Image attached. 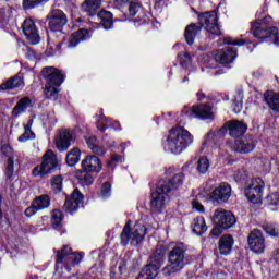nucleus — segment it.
<instances>
[{"label":"nucleus","mask_w":279,"mask_h":279,"mask_svg":"<svg viewBox=\"0 0 279 279\" xmlns=\"http://www.w3.org/2000/svg\"><path fill=\"white\" fill-rule=\"evenodd\" d=\"M142 10H143V4L141 2L131 1L129 3L130 16H136Z\"/></svg>","instance_id":"79ce46f5"},{"label":"nucleus","mask_w":279,"mask_h":279,"mask_svg":"<svg viewBox=\"0 0 279 279\" xmlns=\"http://www.w3.org/2000/svg\"><path fill=\"white\" fill-rule=\"evenodd\" d=\"M222 130H226V132L229 131L231 138H241V136H244L245 132H247V124L238 119H233L225 122Z\"/></svg>","instance_id":"6ab92c4d"},{"label":"nucleus","mask_w":279,"mask_h":279,"mask_svg":"<svg viewBox=\"0 0 279 279\" xmlns=\"http://www.w3.org/2000/svg\"><path fill=\"white\" fill-rule=\"evenodd\" d=\"M57 169L58 157L53 151L48 150L44 154L41 163L32 170V174L34 178H48L51 173H56Z\"/></svg>","instance_id":"9d476101"},{"label":"nucleus","mask_w":279,"mask_h":279,"mask_svg":"<svg viewBox=\"0 0 279 279\" xmlns=\"http://www.w3.org/2000/svg\"><path fill=\"white\" fill-rule=\"evenodd\" d=\"M225 45H232L233 47H243V45L247 44L245 39H232V37H225L223 38Z\"/></svg>","instance_id":"49530a36"},{"label":"nucleus","mask_w":279,"mask_h":279,"mask_svg":"<svg viewBox=\"0 0 279 279\" xmlns=\"http://www.w3.org/2000/svg\"><path fill=\"white\" fill-rule=\"evenodd\" d=\"M96 16L100 20V25L105 29H112L114 27V15L112 12L101 9Z\"/></svg>","instance_id":"7c9ffc66"},{"label":"nucleus","mask_w":279,"mask_h":279,"mask_svg":"<svg viewBox=\"0 0 279 279\" xmlns=\"http://www.w3.org/2000/svg\"><path fill=\"white\" fill-rule=\"evenodd\" d=\"M93 154L95 156H105L106 155V148L104 146L96 145V147L92 148Z\"/></svg>","instance_id":"864d4df0"},{"label":"nucleus","mask_w":279,"mask_h":279,"mask_svg":"<svg viewBox=\"0 0 279 279\" xmlns=\"http://www.w3.org/2000/svg\"><path fill=\"white\" fill-rule=\"evenodd\" d=\"M111 160L116 162V165H119L120 162H123V156L119 154L111 155Z\"/></svg>","instance_id":"4d7b16f0"},{"label":"nucleus","mask_w":279,"mask_h":279,"mask_svg":"<svg viewBox=\"0 0 279 279\" xmlns=\"http://www.w3.org/2000/svg\"><path fill=\"white\" fill-rule=\"evenodd\" d=\"M192 143L193 135L191 132L182 126H174L169 130V134L162 145L165 151L178 155L182 154Z\"/></svg>","instance_id":"20e7f679"},{"label":"nucleus","mask_w":279,"mask_h":279,"mask_svg":"<svg viewBox=\"0 0 279 279\" xmlns=\"http://www.w3.org/2000/svg\"><path fill=\"white\" fill-rule=\"evenodd\" d=\"M264 99L270 110L279 112V94L274 90H267L264 93Z\"/></svg>","instance_id":"473e14b6"},{"label":"nucleus","mask_w":279,"mask_h":279,"mask_svg":"<svg viewBox=\"0 0 279 279\" xmlns=\"http://www.w3.org/2000/svg\"><path fill=\"white\" fill-rule=\"evenodd\" d=\"M235 108H234V112H241V108H243V105L239 101H235Z\"/></svg>","instance_id":"69168bd1"},{"label":"nucleus","mask_w":279,"mask_h":279,"mask_svg":"<svg viewBox=\"0 0 279 279\" xmlns=\"http://www.w3.org/2000/svg\"><path fill=\"white\" fill-rule=\"evenodd\" d=\"M192 206L195 208V210H198V213H204V205H202V203L193 201Z\"/></svg>","instance_id":"6e6d98bb"},{"label":"nucleus","mask_w":279,"mask_h":279,"mask_svg":"<svg viewBox=\"0 0 279 279\" xmlns=\"http://www.w3.org/2000/svg\"><path fill=\"white\" fill-rule=\"evenodd\" d=\"M0 150L2 156L8 158L4 169L5 178L9 182H12V175H14V148H12V146L9 144H2Z\"/></svg>","instance_id":"412c9836"},{"label":"nucleus","mask_w":279,"mask_h":279,"mask_svg":"<svg viewBox=\"0 0 279 279\" xmlns=\"http://www.w3.org/2000/svg\"><path fill=\"white\" fill-rule=\"evenodd\" d=\"M101 8V0H84L80 5V11L85 16H97Z\"/></svg>","instance_id":"a878e982"},{"label":"nucleus","mask_w":279,"mask_h":279,"mask_svg":"<svg viewBox=\"0 0 279 279\" xmlns=\"http://www.w3.org/2000/svg\"><path fill=\"white\" fill-rule=\"evenodd\" d=\"M253 149H256V140L252 135L235 140L233 145V151L236 154H251Z\"/></svg>","instance_id":"5701e85b"},{"label":"nucleus","mask_w":279,"mask_h":279,"mask_svg":"<svg viewBox=\"0 0 279 279\" xmlns=\"http://www.w3.org/2000/svg\"><path fill=\"white\" fill-rule=\"evenodd\" d=\"M29 106H32V98H21L12 109L11 117H13V119H17V117H21V114H23V112H27Z\"/></svg>","instance_id":"2f4dec72"},{"label":"nucleus","mask_w":279,"mask_h":279,"mask_svg":"<svg viewBox=\"0 0 279 279\" xmlns=\"http://www.w3.org/2000/svg\"><path fill=\"white\" fill-rule=\"evenodd\" d=\"M22 32L31 45H38V43H40V35H38L36 22H34L32 17L24 20L22 24Z\"/></svg>","instance_id":"aec40b11"},{"label":"nucleus","mask_w":279,"mask_h":279,"mask_svg":"<svg viewBox=\"0 0 279 279\" xmlns=\"http://www.w3.org/2000/svg\"><path fill=\"white\" fill-rule=\"evenodd\" d=\"M32 202L38 210H45V208H49V206H51V197L49 194H41L35 197Z\"/></svg>","instance_id":"e433bc0d"},{"label":"nucleus","mask_w":279,"mask_h":279,"mask_svg":"<svg viewBox=\"0 0 279 279\" xmlns=\"http://www.w3.org/2000/svg\"><path fill=\"white\" fill-rule=\"evenodd\" d=\"M112 193V184H110V182H105L102 183L101 187H100V195L101 197H110Z\"/></svg>","instance_id":"3c124183"},{"label":"nucleus","mask_w":279,"mask_h":279,"mask_svg":"<svg viewBox=\"0 0 279 279\" xmlns=\"http://www.w3.org/2000/svg\"><path fill=\"white\" fill-rule=\"evenodd\" d=\"M86 143H87L89 149H93L94 147L97 146V137L89 136V137L86 138Z\"/></svg>","instance_id":"5fc2aeb1"},{"label":"nucleus","mask_w":279,"mask_h":279,"mask_svg":"<svg viewBox=\"0 0 279 279\" xmlns=\"http://www.w3.org/2000/svg\"><path fill=\"white\" fill-rule=\"evenodd\" d=\"M248 247L255 254H263L265 252V235L263 231L254 229L247 236Z\"/></svg>","instance_id":"a211bd4d"},{"label":"nucleus","mask_w":279,"mask_h":279,"mask_svg":"<svg viewBox=\"0 0 279 279\" xmlns=\"http://www.w3.org/2000/svg\"><path fill=\"white\" fill-rule=\"evenodd\" d=\"M81 168L98 175V173H101V170L104 169V163H101V159H99L97 155H87L82 160Z\"/></svg>","instance_id":"b1692460"},{"label":"nucleus","mask_w":279,"mask_h":279,"mask_svg":"<svg viewBox=\"0 0 279 279\" xmlns=\"http://www.w3.org/2000/svg\"><path fill=\"white\" fill-rule=\"evenodd\" d=\"M232 247H234V236L231 234H223L218 241V250L221 256H229L232 254Z\"/></svg>","instance_id":"bb28decb"},{"label":"nucleus","mask_w":279,"mask_h":279,"mask_svg":"<svg viewBox=\"0 0 279 279\" xmlns=\"http://www.w3.org/2000/svg\"><path fill=\"white\" fill-rule=\"evenodd\" d=\"M64 177L62 174L52 175L50 179V186L54 195H60L63 189Z\"/></svg>","instance_id":"4c0bfd02"},{"label":"nucleus","mask_w":279,"mask_h":279,"mask_svg":"<svg viewBox=\"0 0 279 279\" xmlns=\"http://www.w3.org/2000/svg\"><path fill=\"white\" fill-rule=\"evenodd\" d=\"M230 197H232V185L228 182H221L210 193L209 198L214 206H219L221 204H228Z\"/></svg>","instance_id":"2eb2a0df"},{"label":"nucleus","mask_w":279,"mask_h":279,"mask_svg":"<svg viewBox=\"0 0 279 279\" xmlns=\"http://www.w3.org/2000/svg\"><path fill=\"white\" fill-rule=\"evenodd\" d=\"M238 57L239 50L236 48L228 46L213 52L210 62L220 64L221 66H223V69H232V64Z\"/></svg>","instance_id":"9b49d317"},{"label":"nucleus","mask_w":279,"mask_h":279,"mask_svg":"<svg viewBox=\"0 0 279 279\" xmlns=\"http://www.w3.org/2000/svg\"><path fill=\"white\" fill-rule=\"evenodd\" d=\"M38 210L39 209H37L36 205L32 202L31 206L25 209L24 215L25 217H34Z\"/></svg>","instance_id":"603ef678"},{"label":"nucleus","mask_w":279,"mask_h":279,"mask_svg":"<svg viewBox=\"0 0 279 279\" xmlns=\"http://www.w3.org/2000/svg\"><path fill=\"white\" fill-rule=\"evenodd\" d=\"M75 141L73 131L69 129L61 130L56 137V146L59 151H66L71 147V143Z\"/></svg>","instance_id":"4be33fe9"},{"label":"nucleus","mask_w":279,"mask_h":279,"mask_svg":"<svg viewBox=\"0 0 279 279\" xmlns=\"http://www.w3.org/2000/svg\"><path fill=\"white\" fill-rule=\"evenodd\" d=\"M56 252V267L63 265L68 271H71V267H75L82 263L84 253H75L69 245H63L62 248Z\"/></svg>","instance_id":"1a4fd4ad"},{"label":"nucleus","mask_w":279,"mask_h":279,"mask_svg":"<svg viewBox=\"0 0 279 279\" xmlns=\"http://www.w3.org/2000/svg\"><path fill=\"white\" fill-rule=\"evenodd\" d=\"M211 221L214 223V228L210 230L209 236H211V239H219L226 230L234 228L236 217L230 210L218 208L215 210Z\"/></svg>","instance_id":"423d86ee"},{"label":"nucleus","mask_w":279,"mask_h":279,"mask_svg":"<svg viewBox=\"0 0 279 279\" xmlns=\"http://www.w3.org/2000/svg\"><path fill=\"white\" fill-rule=\"evenodd\" d=\"M95 178H97L95 172H90L84 168L76 171V180H78V184H81V186H93Z\"/></svg>","instance_id":"cd10ccee"},{"label":"nucleus","mask_w":279,"mask_h":279,"mask_svg":"<svg viewBox=\"0 0 279 279\" xmlns=\"http://www.w3.org/2000/svg\"><path fill=\"white\" fill-rule=\"evenodd\" d=\"M179 62L182 69H189V66H191V63L193 62V59L191 58V54L189 52H184L183 54L179 56Z\"/></svg>","instance_id":"37998d69"},{"label":"nucleus","mask_w":279,"mask_h":279,"mask_svg":"<svg viewBox=\"0 0 279 279\" xmlns=\"http://www.w3.org/2000/svg\"><path fill=\"white\" fill-rule=\"evenodd\" d=\"M267 206H279V193L274 192L266 196Z\"/></svg>","instance_id":"de8ad7c7"},{"label":"nucleus","mask_w":279,"mask_h":279,"mask_svg":"<svg viewBox=\"0 0 279 279\" xmlns=\"http://www.w3.org/2000/svg\"><path fill=\"white\" fill-rule=\"evenodd\" d=\"M251 34L259 43H272L279 47L278 27L274 26V17L270 15L251 22Z\"/></svg>","instance_id":"7ed1b4c3"},{"label":"nucleus","mask_w":279,"mask_h":279,"mask_svg":"<svg viewBox=\"0 0 279 279\" xmlns=\"http://www.w3.org/2000/svg\"><path fill=\"white\" fill-rule=\"evenodd\" d=\"M208 230V227L206 226V220L203 216H198L194 218L193 220V232L194 234H197V236H202V234H205V232Z\"/></svg>","instance_id":"c9c22d12"},{"label":"nucleus","mask_w":279,"mask_h":279,"mask_svg":"<svg viewBox=\"0 0 279 279\" xmlns=\"http://www.w3.org/2000/svg\"><path fill=\"white\" fill-rule=\"evenodd\" d=\"M64 43H66V35H63L61 41L57 45L58 51L62 49V45H64Z\"/></svg>","instance_id":"052dcab7"},{"label":"nucleus","mask_w":279,"mask_h":279,"mask_svg":"<svg viewBox=\"0 0 279 279\" xmlns=\"http://www.w3.org/2000/svg\"><path fill=\"white\" fill-rule=\"evenodd\" d=\"M181 117H187V119H202L205 121L209 119L213 121L215 114L213 113V107L210 105L201 104L194 105L193 107L185 106L181 111Z\"/></svg>","instance_id":"f8f14e48"},{"label":"nucleus","mask_w":279,"mask_h":279,"mask_svg":"<svg viewBox=\"0 0 279 279\" xmlns=\"http://www.w3.org/2000/svg\"><path fill=\"white\" fill-rule=\"evenodd\" d=\"M118 163H116L111 158L107 161V169H111V171H114Z\"/></svg>","instance_id":"bf43d9fd"},{"label":"nucleus","mask_w":279,"mask_h":279,"mask_svg":"<svg viewBox=\"0 0 279 279\" xmlns=\"http://www.w3.org/2000/svg\"><path fill=\"white\" fill-rule=\"evenodd\" d=\"M272 260L279 265V248L274 252Z\"/></svg>","instance_id":"680f3d73"},{"label":"nucleus","mask_w":279,"mask_h":279,"mask_svg":"<svg viewBox=\"0 0 279 279\" xmlns=\"http://www.w3.org/2000/svg\"><path fill=\"white\" fill-rule=\"evenodd\" d=\"M262 230L271 239H279V225L278 222H264L260 226Z\"/></svg>","instance_id":"f704fd0d"},{"label":"nucleus","mask_w":279,"mask_h":279,"mask_svg":"<svg viewBox=\"0 0 279 279\" xmlns=\"http://www.w3.org/2000/svg\"><path fill=\"white\" fill-rule=\"evenodd\" d=\"M165 3H167V0H155V4H154L155 10H160L162 5H165Z\"/></svg>","instance_id":"13d9d810"},{"label":"nucleus","mask_w":279,"mask_h":279,"mask_svg":"<svg viewBox=\"0 0 279 279\" xmlns=\"http://www.w3.org/2000/svg\"><path fill=\"white\" fill-rule=\"evenodd\" d=\"M69 23V17L66 13L60 9H52L46 16V21H39V25H47L46 32H53L63 34L64 27Z\"/></svg>","instance_id":"6e6552de"},{"label":"nucleus","mask_w":279,"mask_h":279,"mask_svg":"<svg viewBox=\"0 0 279 279\" xmlns=\"http://www.w3.org/2000/svg\"><path fill=\"white\" fill-rule=\"evenodd\" d=\"M250 173L245 170V168L239 169L234 174L235 182H245L248 178Z\"/></svg>","instance_id":"09e8293b"},{"label":"nucleus","mask_w":279,"mask_h":279,"mask_svg":"<svg viewBox=\"0 0 279 279\" xmlns=\"http://www.w3.org/2000/svg\"><path fill=\"white\" fill-rule=\"evenodd\" d=\"M97 130H99V132H106V130H108V125H105V124H101L100 122H98Z\"/></svg>","instance_id":"e2e57ef3"},{"label":"nucleus","mask_w":279,"mask_h":279,"mask_svg":"<svg viewBox=\"0 0 279 279\" xmlns=\"http://www.w3.org/2000/svg\"><path fill=\"white\" fill-rule=\"evenodd\" d=\"M34 138H36V133L32 129L28 131L24 129V133L17 137V141L19 143H26V141H34Z\"/></svg>","instance_id":"c03bdc74"},{"label":"nucleus","mask_w":279,"mask_h":279,"mask_svg":"<svg viewBox=\"0 0 279 279\" xmlns=\"http://www.w3.org/2000/svg\"><path fill=\"white\" fill-rule=\"evenodd\" d=\"M210 167V162L208 161V158L206 157H201L198 159V165H197V171L201 173H206L208 171V168Z\"/></svg>","instance_id":"a18cd8bd"},{"label":"nucleus","mask_w":279,"mask_h":279,"mask_svg":"<svg viewBox=\"0 0 279 279\" xmlns=\"http://www.w3.org/2000/svg\"><path fill=\"white\" fill-rule=\"evenodd\" d=\"M184 173L179 172L168 180L160 179L157 182L156 190L150 194V210L153 213L160 215L165 210L169 194L172 191H178L179 186L184 184Z\"/></svg>","instance_id":"f257e3e1"},{"label":"nucleus","mask_w":279,"mask_h":279,"mask_svg":"<svg viewBox=\"0 0 279 279\" xmlns=\"http://www.w3.org/2000/svg\"><path fill=\"white\" fill-rule=\"evenodd\" d=\"M81 156H82V150H80V148H73L70 153H68L65 157V162L68 167H75V165L80 162Z\"/></svg>","instance_id":"ea45409f"},{"label":"nucleus","mask_w":279,"mask_h":279,"mask_svg":"<svg viewBox=\"0 0 279 279\" xmlns=\"http://www.w3.org/2000/svg\"><path fill=\"white\" fill-rule=\"evenodd\" d=\"M80 206L84 207V194L80 192V189H74L71 195L65 197L63 210L64 213L73 215L74 213H77Z\"/></svg>","instance_id":"dca6fc26"},{"label":"nucleus","mask_w":279,"mask_h":279,"mask_svg":"<svg viewBox=\"0 0 279 279\" xmlns=\"http://www.w3.org/2000/svg\"><path fill=\"white\" fill-rule=\"evenodd\" d=\"M41 75L44 80H46L48 86H62V83L64 82V74H62V71L56 69L54 66H46L41 70Z\"/></svg>","instance_id":"f3484780"},{"label":"nucleus","mask_w":279,"mask_h":279,"mask_svg":"<svg viewBox=\"0 0 279 279\" xmlns=\"http://www.w3.org/2000/svg\"><path fill=\"white\" fill-rule=\"evenodd\" d=\"M111 125H112L113 130H121V123H119V121L112 122Z\"/></svg>","instance_id":"338daca9"},{"label":"nucleus","mask_w":279,"mask_h":279,"mask_svg":"<svg viewBox=\"0 0 279 279\" xmlns=\"http://www.w3.org/2000/svg\"><path fill=\"white\" fill-rule=\"evenodd\" d=\"M62 221H64V214L60 209H52L51 211V226L53 230L62 228Z\"/></svg>","instance_id":"58836bf2"},{"label":"nucleus","mask_w":279,"mask_h":279,"mask_svg":"<svg viewBox=\"0 0 279 279\" xmlns=\"http://www.w3.org/2000/svg\"><path fill=\"white\" fill-rule=\"evenodd\" d=\"M202 27L204 24L202 23H192L185 27L184 38L185 43L190 45V47L195 43V38L199 32H202Z\"/></svg>","instance_id":"c85d7f7f"},{"label":"nucleus","mask_w":279,"mask_h":279,"mask_svg":"<svg viewBox=\"0 0 279 279\" xmlns=\"http://www.w3.org/2000/svg\"><path fill=\"white\" fill-rule=\"evenodd\" d=\"M88 38H90L88 29L81 28L71 35L68 47H77L81 43H84V40H88Z\"/></svg>","instance_id":"c756f323"},{"label":"nucleus","mask_w":279,"mask_h":279,"mask_svg":"<svg viewBox=\"0 0 279 279\" xmlns=\"http://www.w3.org/2000/svg\"><path fill=\"white\" fill-rule=\"evenodd\" d=\"M196 95H197L198 101H202V99L206 98V94H204L203 92H198Z\"/></svg>","instance_id":"774afa93"},{"label":"nucleus","mask_w":279,"mask_h":279,"mask_svg":"<svg viewBox=\"0 0 279 279\" xmlns=\"http://www.w3.org/2000/svg\"><path fill=\"white\" fill-rule=\"evenodd\" d=\"M187 250L189 248L182 242L177 243L170 251L168 246L166 256H168V263L170 265H167L161 270L165 278H169L172 274H178V271H182V269L186 267L185 258Z\"/></svg>","instance_id":"39448f33"},{"label":"nucleus","mask_w":279,"mask_h":279,"mask_svg":"<svg viewBox=\"0 0 279 279\" xmlns=\"http://www.w3.org/2000/svg\"><path fill=\"white\" fill-rule=\"evenodd\" d=\"M147 234V227L141 223H135L132 231V221L129 220L120 234L121 245L125 246L131 241V245H141L142 241H145Z\"/></svg>","instance_id":"0eeeda50"},{"label":"nucleus","mask_w":279,"mask_h":279,"mask_svg":"<svg viewBox=\"0 0 279 279\" xmlns=\"http://www.w3.org/2000/svg\"><path fill=\"white\" fill-rule=\"evenodd\" d=\"M32 125H34V119H29V120L27 121V124L24 125V130H26V131L32 130Z\"/></svg>","instance_id":"0e129e2a"},{"label":"nucleus","mask_w":279,"mask_h":279,"mask_svg":"<svg viewBox=\"0 0 279 279\" xmlns=\"http://www.w3.org/2000/svg\"><path fill=\"white\" fill-rule=\"evenodd\" d=\"M198 23H202L203 27L205 25L206 32L211 34V36H221V26H219V16L217 11H206L198 14Z\"/></svg>","instance_id":"ddd939ff"},{"label":"nucleus","mask_w":279,"mask_h":279,"mask_svg":"<svg viewBox=\"0 0 279 279\" xmlns=\"http://www.w3.org/2000/svg\"><path fill=\"white\" fill-rule=\"evenodd\" d=\"M133 21H134L136 27H141L142 25H149L151 20L149 19V16H147V14L142 13V16L138 15Z\"/></svg>","instance_id":"8fccbe9b"},{"label":"nucleus","mask_w":279,"mask_h":279,"mask_svg":"<svg viewBox=\"0 0 279 279\" xmlns=\"http://www.w3.org/2000/svg\"><path fill=\"white\" fill-rule=\"evenodd\" d=\"M263 191H265V181L260 178L252 179L251 184L245 187L244 193L251 204H263Z\"/></svg>","instance_id":"4468645a"},{"label":"nucleus","mask_w":279,"mask_h":279,"mask_svg":"<svg viewBox=\"0 0 279 279\" xmlns=\"http://www.w3.org/2000/svg\"><path fill=\"white\" fill-rule=\"evenodd\" d=\"M51 0H22V10L28 12L29 10H38V8H45Z\"/></svg>","instance_id":"72a5a7b5"},{"label":"nucleus","mask_w":279,"mask_h":279,"mask_svg":"<svg viewBox=\"0 0 279 279\" xmlns=\"http://www.w3.org/2000/svg\"><path fill=\"white\" fill-rule=\"evenodd\" d=\"M167 252H169V245L163 242L157 243L155 250L149 255L146 265L142 267V270L137 275L136 279H156L160 274V269L167 260Z\"/></svg>","instance_id":"f03ea898"},{"label":"nucleus","mask_w":279,"mask_h":279,"mask_svg":"<svg viewBox=\"0 0 279 279\" xmlns=\"http://www.w3.org/2000/svg\"><path fill=\"white\" fill-rule=\"evenodd\" d=\"M19 88H25V77L23 72H19L14 76L8 78L0 84V90H16Z\"/></svg>","instance_id":"393cba45"},{"label":"nucleus","mask_w":279,"mask_h":279,"mask_svg":"<svg viewBox=\"0 0 279 279\" xmlns=\"http://www.w3.org/2000/svg\"><path fill=\"white\" fill-rule=\"evenodd\" d=\"M44 93L46 99H50L51 101H58L60 89H58L56 86L48 85L45 88Z\"/></svg>","instance_id":"a19ab883"}]
</instances>
